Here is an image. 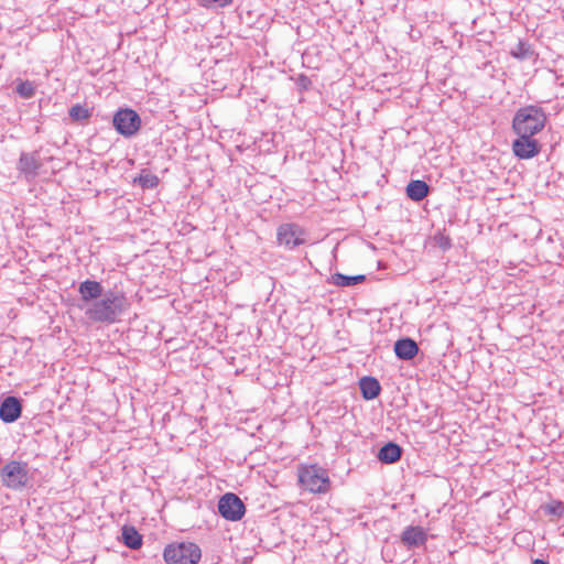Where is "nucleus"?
<instances>
[{"label": "nucleus", "instance_id": "obj_1", "mask_svg": "<svg viewBox=\"0 0 564 564\" xmlns=\"http://www.w3.org/2000/svg\"><path fill=\"white\" fill-rule=\"evenodd\" d=\"M130 307L123 292L109 290L85 311L86 317L94 323L113 324Z\"/></svg>", "mask_w": 564, "mask_h": 564}, {"label": "nucleus", "instance_id": "obj_2", "mask_svg": "<svg viewBox=\"0 0 564 564\" xmlns=\"http://www.w3.org/2000/svg\"><path fill=\"white\" fill-rule=\"evenodd\" d=\"M546 123L544 110L534 105L519 108L512 119L511 129L516 135L535 137Z\"/></svg>", "mask_w": 564, "mask_h": 564}, {"label": "nucleus", "instance_id": "obj_3", "mask_svg": "<svg viewBox=\"0 0 564 564\" xmlns=\"http://www.w3.org/2000/svg\"><path fill=\"white\" fill-rule=\"evenodd\" d=\"M200 558V547L189 541L172 542L163 550V560L166 564H198Z\"/></svg>", "mask_w": 564, "mask_h": 564}, {"label": "nucleus", "instance_id": "obj_4", "mask_svg": "<svg viewBox=\"0 0 564 564\" xmlns=\"http://www.w3.org/2000/svg\"><path fill=\"white\" fill-rule=\"evenodd\" d=\"M299 482L304 489L313 494H325L330 486L327 470L318 465L300 466Z\"/></svg>", "mask_w": 564, "mask_h": 564}, {"label": "nucleus", "instance_id": "obj_5", "mask_svg": "<svg viewBox=\"0 0 564 564\" xmlns=\"http://www.w3.org/2000/svg\"><path fill=\"white\" fill-rule=\"evenodd\" d=\"M3 486L20 490L29 482V465L26 462L10 460L0 470Z\"/></svg>", "mask_w": 564, "mask_h": 564}, {"label": "nucleus", "instance_id": "obj_6", "mask_svg": "<svg viewBox=\"0 0 564 564\" xmlns=\"http://www.w3.org/2000/svg\"><path fill=\"white\" fill-rule=\"evenodd\" d=\"M112 124L118 133L131 138L140 130L141 118L135 110L121 108L113 115Z\"/></svg>", "mask_w": 564, "mask_h": 564}, {"label": "nucleus", "instance_id": "obj_7", "mask_svg": "<svg viewBox=\"0 0 564 564\" xmlns=\"http://www.w3.org/2000/svg\"><path fill=\"white\" fill-rule=\"evenodd\" d=\"M305 230L295 223L281 224L276 229V241L289 250L305 243Z\"/></svg>", "mask_w": 564, "mask_h": 564}, {"label": "nucleus", "instance_id": "obj_8", "mask_svg": "<svg viewBox=\"0 0 564 564\" xmlns=\"http://www.w3.org/2000/svg\"><path fill=\"white\" fill-rule=\"evenodd\" d=\"M217 508L219 514L229 521H239L246 513L243 501L232 492H227L221 496Z\"/></svg>", "mask_w": 564, "mask_h": 564}, {"label": "nucleus", "instance_id": "obj_9", "mask_svg": "<svg viewBox=\"0 0 564 564\" xmlns=\"http://www.w3.org/2000/svg\"><path fill=\"white\" fill-rule=\"evenodd\" d=\"M542 149V144L534 137L517 135L511 143V150L519 160H530L535 158Z\"/></svg>", "mask_w": 564, "mask_h": 564}, {"label": "nucleus", "instance_id": "obj_10", "mask_svg": "<svg viewBox=\"0 0 564 564\" xmlns=\"http://www.w3.org/2000/svg\"><path fill=\"white\" fill-rule=\"evenodd\" d=\"M22 410V400L8 395L0 402V420L4 423H13L21 417Z\"/></svg>", "mask_w": 564, "mask_h": 564}, {"label": "nucleus", "instance_id": "obj_11", "mask_svg": "<svg viewBox=\"0 0 564 564\" xmlns=\"http://www.w3.org/2000/svg\"><path fill=\"white\" fill-rule=\"evenodd\" d=\"M427 541V533L422 527L409 525L401 534V542L409 550L422 546Z\"/></svg>", "mask_w": 564, "mask_h": 564}, {"label": "nucleus", "instance_id": "obj_12", "mask_svg": "<svg viewBox=\"0 0 564 564\" xmlns=\"http://www.w3.org/2000/svg\"><path fill=\"white\" fill-rule=\"evenodd\" d=\"M42 163L37 152H22L19 162L18 170L25 175V177H35L41 169Z\"/></svg>", "mask_w": 564, "mask_h": 564}, {"label": "nucleus", "instance_id": "obj_13", "mask_svg": "<svg viewBox=\"0 0 564 564\" xmlns=\"http://www.w3.org/2000/svg\"><path fill=\"white\" fill-rule=\"evenodd\" d=\"M80 300L85 303H93L101 297L106 292L101 283L95 280H85L78 285Z\"/></svg>", "mask_w": 564, "mask_h": 564}, {"label": "nucleus", "instance_id": "obj_14", "mask_svg": "<svg viewBox=\"0 0 564 564\" xmlns=\"http://www.w3.org/2000/svg\"><path fill=\"white\" fill-rule=\"evenodd\" d=\"M393 350L398 359L408 361L412 360L420 349L414 339L402 337L394 343Z\"/></svg>", "mask_w": 564, "mask_h": 564}, {"label": "nucleus", "instance_id": "obj_15", "mask_svg": "<svg viewBox=\"0 0 564 564\" xmlns=\"http://www.w3.org/2000/svg\"><path fill=\"white\" fill-rule=\"evenodd\" d=\"M402 453L403 449L399 444L388 442L379 449L377 458L383 464H394L400 460Z\"/></svg>", "mask_w": 564, "mask_h": 564}, {"label": "nucleus", "instance_id": "obj_16", "mask_svg": "<svg viewBox=\"0 0 564 564\" xmlns=\"http://www.w3.org/2000/svg\"><path fill=\"white\" fill-rule=\"evenodd\" d=\"M359 389L365 400H373L381 392V386L375 377L366 376L359 380Z\"/></svg>", "mask_w": 564, "mask_h": 564}, {"label": "nucleus", "instance_id": "obj_17", "mask_svg": "<svg viewBox=\"0 0 564 564\" xmlns=\"http://www.w3.org/2000/svg\"><path fill=\"white\" fill-rule=\"evenodd\" d=\"M405 193L413 202H421L429 195L430 185L424 181L413 180L406 185Z\"/></svg>", "mask_w": 564, "mask_h": 564}, {"label": "nucleus", "instance_id": "obj_18", "mask_svg": "<svg viewBox=\"0 0 564 564\" xmlns=\"http://www.w3.org/2000/svg\"><path fill=\"white\" fill-rule=\"evenodd\" d=\"M122 542L131 550H138L142 545V535L134 527L124 525L121 530Z\"/></svg>", "mask_w": 564, "mask_h": 564}, {"label": "nucleus", "instance_id": "obj_19", "mask_svg": "<svg viewBox=\"0 0 564 564\" xmlns=\"http://www.w3.org/2000/svg\"><path fill=\"white\" fill-rule=\"evenodd\" d=\"M366 281L365 274L346 275L340 272H336L332 275V283L336 286H352Z\"/></svg>", "mask_w": 564, "mask_h": 564}, {"label": "nucleus", "instance_id": "obj_20", "mask_svg": "<svg viewBox=\"0 0 564 564\" xmlns=\"http://www.w3.org/2000/svg\"><path fill=\"white\" fill-rule=\"evenodd\" d=\"M133 184L140 186L142 189H153L159 184V177L149 170L143 169L140 174L133 178Z\"/></svg>", "mask_w": 564, "mask_h": 564}, {"label": "nucleus", "instance_id": "obj_21", "mask_svg": "<svg viewBox=\"0 0 564 564\" xmlns=\"http://www.w3.org/2000/svg\"><path fill=\"white\" fill-rule=\"evenodd\" d=\"M534 52L531 45L525 41H519L517 45L511 50V55L518 59H528L533 56Z\"/></svg>", "mask_w": 564, "mask_h": 564}, {"label": "nucleus", "instance_id": "obj_22", "mask_svg": "<svg viewBox=\"0 0 564 564\" xmlns=\"http://www.w3.org/2000/svg\"><path fill=\"white\" fill-rule=\"evenodd\" d=\"M68 115L73 121H83L89 119L91 112L88 108L77 104L70 107Z\"/></svg>", "mask_w": 564, "mask_h": 564}, {"label": "nucleus", "instance_id": "obj_23", "mask_svg": "<svg viewBox=\"0 0 564 564\" xmlns=\"http://www.w3.org/2000/svg\"><path fill=\"white\" fill-rule=\"evenodd\" d=\"M542 510L545 514L556 517L557 519L564 517V503L560 500H553L552 502L542 506Z\"/></svg>", "mask_w": 564, "mask_h": 564}, {"label": "nucleus", "instance_id": "obj_24", "mask_svg": "<svg viewBox=\"0 0 564 564\" xmlns=\"http://www.w3.org/2000/svg\"><path fill=\"white\" fill-rule=\"evenodd\" d=\"M15 91L24 99L32 98L35 95V86L30 80H19Z\"/></svg>", "mask_w": 564, "mask_h": 564}, {"label": "nucleus", "instance_id": "obj_25", "mask_svg": "<svg viewBox=\"0 0 564 564\" xmlns=\"http://www.w3.org/2000/svg\"><path fill=\"white\" fill-rule=\"evenodd\" d=\"M232 0H198V3L202 7L208 8V9H218V8H225L229 4H231Z\"/></svg>", "mask_w": 564, "mask_h": 564}, {"label": "nucleus", "instance_id": "obj_26", "mask_svg": "<svg viewBox=\"0 0 564 564\" xmlns=\"http://www.w3.org/2000/svg\"><path fill=\"white\" fill-rule=\"evenodd\" d=\"M435 242L438 246V248L442 249L443 251H446L452 248V239L444 234H437L435 236Z\"/></svg>", "mask_w": 564, "mask_h": 564}, {"label": "nucleus", "instance_id": "obj_27", "mask_svg": "<svg viewBox=\"0 0 564 564\" xmlns=\"http://www.w3.org/2000/svg\"><path fill=\"white\" fill-rule=\"evenodd\" d=\"M295 84H296L297 88L301 91H303V90H307L311 87L312 82H311V79L306 75L301 74L295 79Z\"/></svg>", "mask_w": 564, "mask_h": 564}, {"label": "nucleus", "instance_id": "obj_28", "mask_svg": "<svg viewBox=\"0 0 564 564\" xmlns=\"http://www.w3.org/2000/svg\"><path fill=\"white\" fill-rule=\"evenodd\" d=\"M532 564H550V563L542 558H535V560H533Z\"/></svg>", "mask_w": 564, "mask_h": 564}]
</instances>
